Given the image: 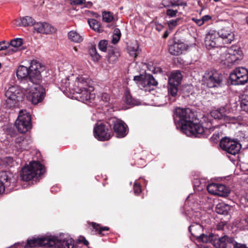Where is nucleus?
Returning a JSON list of instances; mask_svg holds the SVG:
<instances>
[{
	"instance_id": "nucleus-37",
	"label": "nucleus",
	"mask_w": 248,
	"mask_h": 248,
	"mask_svg": "<svg viewBox=\"0 0 248 248\" xmlns=\"http://www.w3.org/2000/svg\"><path fill=\"white\" fill-rule=\"evenodd\" d=\"M125 102L126 104L130 105H138V101L133 98L131 94L128 92H126L125 94Z\"/></svg>"
},
{
	"instance_id": "nucleus-13",
	"label": "nucleus",
	"mask_w": 248,
	"mask_h": 248,
	"mask_svg": "<svg viewBox=\"0 0 248 248\" xmlns=\"http://www.w3.org/2000/svg\"><path fill=\"white\" fill-rule=\"evenodd\" d=\"M221 148L227 153L235 155L240 151V144L234 140H231L230 139L225 138L222 139L220 142Z\"/></svg>"
},
{
	"instance_id": "nucleus-35",
	"label": "nucleus",
	"mask_w": 248,
	"mask_h": 248,
	"mask_svg": "<svg viewBox=\"0 0 248 248\" xmlns=\"http://www.w3.org/2000/svg\"><path fill=\"white\" fill-rule=\"evenodd\" d=\"M88 22L91 28H92L94 31L100 32L101 31V29L100 28V25L99 22L94 19H89Z\"/></svg>"
},
{
	"instance_id": "nucleus-50",
	"label": "nucleus",
	"mask_w": 248,
	"mask_h": 248,
	"mask_svg": "<svg viewBox=\"0 0 248 248\" xmlns=\"http://www.w3.org/2000/svg\"><path fill=\"white\" fill-rule=\"evenodd\" d=\"M9 46L10 44L9 42H7L5 41L0 42V51L6 49Z\"/></svg>"
},
{
	"instance_id": "nucleus-20",
	"label": "nucleus",
	"mask_w": 248,
	"mask_h": 248,
	"mask_svg": "<svg viewBox=\"0 0 248 248\" xmlns=\"http://www.w3.org/2000/svg\"><path fill=\"white\" fill-rule=\"evenodd\" d=\"M114 132L118 138H123L127 134V126L125 123L116 118L111 119Z\"/></svg>"
},
{
	"instance_id": "nucleus-58",
	"label": "nucleus",
	"mask_w": 248,
	"mask_h": 248,
	"mask_svg": "<svg viewBox=\"0 0 248 248\" xmlns=\"http://www.w3.org/2000/svg\"><path fill=\"white\" fill-rule=\"evenodd\" d=\"M78 241L79 242H82L85 246H87L89 244L88 241L84 237H80Z\"/></svg>"
},
{
	"instance_id": "nucleus-28",
	"label": "nucleus",
	"mask_w": 248,
	"mask_h": 248,
	"mask_svg": "<svg viewBox=\"0 0 248 248\" xmlns=\"http://www.w3.org/2000/svg\"><path fill=\"white\" fill-rule=\"evenodd\" d=\"M178 86L172 83H168V92L171 102L175 101L178 96Z\"/></svg>"
},
{
	"instance_id": "nucleus-64",
	"label": "nucleus",
	"mask_w": 248,
	"mask_h": 248,
	"mask_svg": "<svg viewBox=\"0 0 248 248\" xmlns=\"http://www.w3.org/2000/svg\"><path fill=\"white\" fill-rule=\"evenodd\" d=\"M114 34L115 35H118L120 36L121 35V33H120V31L119 29H115L114 30Z\"/></svg>"
},
{
	"instance_id": "nucleus-45",
	"label": "nucleus",
	"mask_w": 248,
	"mask_h": 248,
	"mask_svg": "<svg viewBox=\"0 0 248 248\" xmlns=\"http://www.w3.org/2000/svg\"><path fill=\"white\" fill-rule=\"evenodd\" d=\"M93 227L96 231H98L99 233L101 235H104L102 233L103 231H108L109 230L108 227H101L99 224L95 223L93 224Z\"/></svg>"
},
{
	"instance_id": "nucleus-17",
	"label": "nucleus",
	"mask_w": 248,
	"mask_h": 248,
	"mask_svg": "<svg viewBox=\"0 0 248 248\" xmlns=\"http://www.w3.org/2000/svg\"><path fill=\"white\" fill-rule=\"evenodd\" d=\"M30 71V79L34 83H38L41 79V64L36 60H33L31 62L29 68Z\"/></svg>"
},
{
	"instance_id": "nucleus-54",
	"label": "nucleus",
	"mask_w": 248,
	"mask_h": 248,
	"mask_svg": "<svg viewBox=\"0 0 248 248\" xmlns=\"http://www.w3.org/2000/svg\"><path fill=\"white\" fill-rule=\"evenodd\" d=\"M120 38V36L118 35H113V38L112 42L114 44H115L118 42Z\"/></svg>"
},
{
	"instance_id": "nucleus-16",
	"label": "nucleus",
	"mask_w": 248,
	"mask_h": 248,
	"mask_svg": "<svg viewBox=\"0 0 248 248\" xmlns=\"http://www.w3.org/2000/svg\"><path fill=\"white\" fill-rule=\"evenodd\" d=\"M93 86L89 87L86 89L81 90V92H74V93L77 94L76 97L79 101L88 103L92 102L95 98V95L93 93Z\"/></svg>"
},
{
	"instance_id": "nucleus-49",
	"label": "nucleus",
	"mask_w": 248,
	"mask_h": 248,
	"mask_svg": "<svg viewBox=\"0 0 248 248\" xmlns=\"http://www.w3.org/2000/svg\"><path fill=\"white\" fill-rule=\"evenodd\" d=\"M133 189L136 195H139L141 191V186L137 182H135L134 185Z\"/></svg>"
},
{
	"instance_id": "nucleus-26",
	"label": "nucleus",
	"mask_w": 248,
	"mask_h": 248,
	"mask_svg": "<svg viewBox=\"0 0 248 248\" xmlns=\"http://www.w3.org/2000/svg\"><path fill=\"white\" fill-rule=\"evenodd\" d=\"M31 141L23 136L17 137L15 141V148L18 152H21L24 150H27L28 148Z\"/></svg>"
},
{
	"instance_id": "nucleus-1",
	"label": "nucleus",
	"mask_w": 248,
	"mask_h": 248,
	"mask_svg": "<svg viewBox=\"0 0 248 248\" xmlns=\"http://www.w3.org/2000/svg\"><path fill=\"white\" fill-rule=\"evenodd\" d=\"M187 124L182 125V130L187 136L207 138L213 129L210 126L205 129L201 124L193 123L192 120Z\"/></svg>"
},
{
	"instance_id": "nucleus-38",
	"label": "nucleus",
	"mask_w": 248,
	"mask_h": 248,
	"mask_svg": "<svg viewBox=\"0 0 248 248\" xmlns=\"http://www.w3.org/2000/svg\"><path fill=\"white\" fill-rule=\"evenodd\" d=\"M240 106L243 110L248 112V95L246 94L242 95Z\"/></svg>"
},
{
	"instance_id": "nucleus-21",
	"label": "nucleus",
	"mask_w": 248,
	"mask_h": 248,
	"mask_svg": "<svg viewBox=\"0 0 248 248\" xmlns=\"http://www.w3.org/2000/svg\"><path fill=\"white\" fill-rule=\"evenodd\" d=\"M16 76L18 79H21L28 85L29 83L34 84L30 79V71L29 68L23 65H20L16 70ZM24 84L23 85V86Z\"/></svg>"
},
{
	"instance_id": "nucleus-18",
	"label": "nucleus",
	"mask_w": 248,
	"mask_h": 248,
	"mask_svg": "<svg viewBox=\"0 0 248 248\" xmlns=\"http://www.w3.org/2000/svg\"><path fill=\"white\" fill-rule=\"evenodd\" d=\"M235 241L233 238L227 235L221 237L215 235L213 246L216 248H232Z\"/></svg>"
},
{
	"instance_id": "nucleus-3",
	"label": "nucleus",
	"mask_w": 248,
	"mask_h": 248,
	"mask_svg": "<svg viewBox=\"0 0 248 248\" xmlns=\"http://www.w3.org/2000/svg\"><path fill=\"white\" fill-rule=\"evenodd\" d=\"M27 92V98L32 104L36 105L41 102L44 98L43 89L38 83L32 84L29 83V85H24L22 87Z\"/></svg>"
},
{
	"instance_id": "nucleus-55",
	"label": "nucleus",
	"mask_w": 248,
	"mask_h": 248,
	"mask_svg": "<svg viewBox=\"0 0 248 248\" xmlns=\"http://www.w3.org/2000/svg\"><path fill=\"white\" fill-rule=\"evenodd\" d=\"M4 162L6 163L8 165H11L13 162V159L11 157H7L4 158Z\"/></svg>"
},
{
	"instance_id": "nucleus-60",
	"label": "nucleus",
	"mask_w": 248,
	"mask_h": 248,
	"mask_svg": "<svg viewBox=\"0 0 248 248\" xmlns=\"http://www.w3.org/2000/svg\"><path fill=\"white\" fill-rule=\"evenodd\" d=\"M83 4H84V7H86V8H91L93 5V3L92 2H91V1L86 2L85 0V2H84Z\"/></svg>"
},
{
	"instance_id": "nucleus-63",
	"label": "nucleus",
	"mask_w": 248,
	"mask_h": 248,
	"mask_svg": "<svg viewBox=\"0 0 248 248\" xmlns=\"http://www.w3.org/2000/svg\"><path fill=\"white\" fill-rule=\"evenodd\" d=\"M170 31H166L164 32V34L163 35V38H167L168 36V35H169V33H170Z\"/></svg>"
},
{
	"instance_id": "nucleus-27",
	"label": "nucleus",
	"mask_w": 248,
	"mask_h": 248,
	"mask_svg": "<svg viewBox=\"0 0 248 248\" xmlns=\"http://www.w3.org/2000/svg\"><path fill=\"white\" fill-rule=\"evenodd\" d=\"M55 242L54 247L56 248H74V240L70 238L58 241L55 238H51Z\"/></svg>"
},
{
	"instance_id": "nucleus-15",
	"label": "nucleus",
	"mask_w": 248,
	"mask_h": 248,
	"mask_svg": "<svg viewBox=\"0 0 248 248\" xmlns=\"http://www.w3.org/2000/svg\"><path fill=\"white\" fill-rule=\"evenodd\" d=\"M94 137L101 141L109 140L111 134L108 127L103 124L96 125L93 130Z\"/></svg>"
},
{
	"instance_id": "nucleus-53",
	"label": "nucleus",
	"mask_w": 248,
	"mask_h": 248,
	"mask_svg": "<svg viewBox=\"0 0 248 248\" xmlns=\"http://www.w3.org/2000/svg\"><path fill=\"white\" fill-rule=\"evenodd\" d=\"M232 248H248L245 245L238 243L235 241Z\"/></svg>"
},
{
	"instance_id": "nucleus-46",
	"label": "nucleus",
	"mask_w": 248,
	"mask_h": 248,
	"mask_svg": "<svg viewBox=\"0 0 248 248\" xmlns=\"http://www.w3.org/2000/svg\"><path fill=\"white\" fill-rule=\"evenodd\" d=\"M107 44L108 43L107 41L104 40H101L98 44L99 49L103 52L106 51Z\"/></svg>"
},
{
	"instance_id": "nucleus-6",
	"label": "nucleus",
	"mask_w": 248,
	"mask_h": 248,
	"mask_svg": "<svg viewBox=\"0 0 248 248\" xmlns=\"http://www.w3.org/2000/svg\"><path fill=\"white\" fill-rule=\"evenodd\" d=\"M15 125L18 131L21 133L28 131L31 128V117L30 113L26 110H20Z\"/></svg>"
},
{
	"instance_id": "nucleus-42",
	"label": "nucleus",
	"mask_w": 248,
	"mask_h": 248,
	"mask_svg": "<svg viewBox=\"0 0 248 248\" xmlns=\"http://www.w3.org/2000/svg\"><path fill=\"white\" fill-rule=\"evenodd\" d=\"M181 20V18H177L176 19H172L168 22V25L170 30H172L175 28L179 23Z\"/></svg>"
},
{
	"instance_id": "nucleus-57",
	"label": "nucleus",
	"mask_w": 248,
	"mask_h": 248,
	"mask_svg": "<svg viewBox=\"0 0 248 248\" xmlns=\"http://www.w3.org/2000/svg\"><path fill=\"white\" fill-rule=\"evenodd\" d=\"M163 26L161 24L155 23V28L156 30L160 31L163 29Z\"/></svg>"
},
{
	"instance_id": "nucleus-2",
	"label": "nucleus",
	"mask_w": 248,
	"mask_h": 248,
	"mask_svg": "<svg viewBox=\"0 0 248 248\" xmlns=\"http://www.w3.org/2000/svg\"><path fill=\"white\" fill-rule=\"evenodd\" d=\"M44 172V167L38 161H32L22 168L20 176L23 180L28 181Z\"/></svg>"
},
{
	"instance_id": "nucleus-59",
	"label": "nucleus",
	"mask_w": 248,
	"mask_h": 248,
	"mask_svg": "<svg viewBox=\"0 0 248 248\" xmlns=\"http://www.w3.org/2000/svg\"><path fill=\"white\" fill-rule=\"evenodd\" d=\"M219 139V134L218 133L214 134L212 137H211L210 140L212 141H215Z\"/></svg>"
},
{
	"instance_id": "nucleus-25",
	"label": "nucleus",
	"mask_w": 248,
	"mask_h": 248,
	"mask_svg": "<svg viewBox=\"0 0 248 248\" xmlns=\"http://www.w3.org/2000/svg\"><path fill=\"white\" fill-rule=\"evenodd\" d=\"M186 48V46L185 44L180 41H178L169 46V51L171 55L177 56L182 54L183 51Z\"/></svg>"
},
{
	"instance_id": "nucleus-40",
	"label": "nucleus",
	"mask_w": 248,
	"mask_h": 248,
	"mask_svg": "<svg viewBox=\"0 0 248 248\" xmlns=\"http://www.w3.org/2000/svg\"><path fill=\"white\" fill-rule=\"evenodd\" d=\"M89 53L94 61L96 62L99 60L100 56L97 53L95 46H93L90 48L89 49Z\"/></svg>"
},
{
	"instance_id": "nucleus-32",
	"label": "nucleus",
	"mask_w": 248,
	"mask_h": 248,
	"mask_svg": "<svg viewBox=\"0 0 248 248\" xmlns=\"http://www.w3.org/2000/svg\"><path fill=\"white\" fill-rule=\"evenodd\" d=\"M68 37L71 41L75 43H80L83 39V36L81 34L74 31H71L68 32Z\"/></svg>"
},
{
	"instance_id": "nucleus-23",
	"label": "nucleus",
	"mask_w": 248,
	"mask_h": 248,
	"mask_svg": "<svg viewBox=\"0 0 248 248\" xmlns=\"http://www.w3.org/2000/svg\"><path fill=\"white\" fill-rule=\"evenodd\" d=\"M33 28L37 33L43 34H50L56 31V29L46 22H35Z\"/></svg>"
},
{
	"instance_id": "nucleus-52",
	"label": "nucleus",
	"mask_w": 248,
	"mask_h": 248,
	"mask_svg": "<svg viewBox=\"0 0 248 248\" xmlns=\"http://www.w3.org/2000/svg\"><path fill=\"white\" fill-rule=\"evenodd\" d=\"M85 0H70V3L73 5H79L83 4Z\"/></svg>"
},
{
	"instance_id": "nucleus-5",
	"label": "nucleus",
	"mask_w": 248,
	"mask_h": 248,
	"mask_svg": "<svg viewBox=\"0 0 248 248\" xmlns=\"http://www.w3.org/2000/svg\"><path fill=\"white\" fill-rule=\"evenodd\" d=\"M134 80L139 87L145 92H150L153 90L154 87L157 85V82L153 76L150 74H145L136 76Z\"/></svg>"
},
{
	"instance_id": "nucleus-10",
	"label": "nucleus",
	"mask_w": 248,
	"mask_h": 248,
	"mask_svg": "<svg viewBox=\"0 0 248 248\" xmlns=\"http://www.w3.org/2000/svg\"><path fill=\"white\" fill-rule=\"evenodd\" d=\"M230 78L233 84H244L248 81V71L244 67L237 68L230 74Z\"/></svg>"
},
{
	"instance_id": "nucleus-7",
	"label": "nucleus",
	"mask_w": 248,
	"mask_h": 248,
	"mask_svg": "<svg viewBox=\"0 0 248 248\" xmlns=\"http://www.w3.org/2000/svg\"><path fill=\"white\" fill-rule=\"evenodd\" d=\"M203 81L209 88L218 87L222 84V77L216 71H206L203 77Z\"/></svg>"
},
{
	"instance_id": "nucleus-61",
	"label": "nucleus",
	"mask_w": 248,
	"mask_h": 248,
	"mask_svg": "<svg viewBox=\"0 0 248 248\" xmlns=\"http://www.w3.org/2000/svg\"><path fill=\"white\" fill-rule=\"evenodd\" d=\"M167 2H168V0H164L162 2V4L163 5L165 6V7H168V6H173L174 5V4L172 2H170L169 3L170 4H167Z\"/></svg>"
},
{
	"instance_id": "nucleus-9",
	"label": "nucleus",
	"mask_w": 248,
	"mask_h": 248,
	"mask_svg": "<svg viewBox=\"0 0 248 248\" xmlns=\"http://www.w3.org/2000/svg\"><path fill=\"white\" fill-rule=\"evenodd\" d=\"M81 72H79L78 76L77 77L74 83H69L68 88L74 92H81V90L86 89L92 86V81L87 77L81 75Z\"/></svg>"
},
{
	"instance_id": "nucleus-56",
	"label": "nucleus",
	"mask_w": 248,
	"mask_h": 248,
	"mask_svg": "<svg viewBox=\"0 0 248 248\" xmlns=\"http://www.w3.org/2000/svg\"><path fill=\"white\" fill-rule=\"evenodd\" d=\"M192 20L193 21H194L199 26L203 24V21H202V18L197 19L196 18H192Z\"/></svg>"
},
{
	"instance_id": "nucleus-12",
	"label": "nucleus",
	"mask_w": 248,
	"mask_h": 248,
	"mask_svg": "<svg viewBox=\"0 0 248 248\" xmlns=\"http://www.w3.org/2000/svg\"><path fill=\"white\" fill-rule=\"evenodd\" d=\"M202 229V226L198 224L191 225L188 228L189 232H191L192 235L197 237L199 241L203 243H211L213 245L215 235L213 233H210L209 235L202 233L198 235L199 233L197 232V231H201Z\"/></svg>"
},
{
	"instance_id": "nucleus-51",
	"label": "nucleus",
	"mask_w": 248,
	"mask_h": 248,
	"mask_svg": "<svg viewBox=\"0 0 248 248\" xmlns=\"http://www.w3.org/2000/svg\"><path fill=\"white\" fill-rule=\"evenodd\" d=\"M100 98L103 101L106 103L108 102L110 100V96L109 94L106 93H102L101 94Z\"/></svg>"
},
{
	"instance_id": "nucleus-34",
	"label": "nucleus",
	"mask_w": 248,
	"mask_h": 248,
	"mask_svg": "<svg viewBox=\"0 0 248 248\" xmlns=\"http://www.w3.org/2000/svg\"><path fill=\"white\" fill-rule=\"evenodd\" d=\"M35 23L34 20L31 16H26L21 19V24L24 27L33 26Z\"/></svg>"
},
{
	"instance_id": "nucleus-22",
	"label": "nucleus",
	"mask_w": 248,
	"mask_h": 248,
	"mask_svg": "<svg viewBox=\"0 0 248 248\" xmlns=\"http://www.w3.org/2000/svg\"><path fill=\"white\" fill-rule=\"evenodd\" d=\"M217 33L221 38V45L230 44L234 39V33L228 27L221 29L217 31Z\"/></svg>"
},
{
	"instance_id": "nucleus-48",
	"label": "nucleus",
	"mask_w": 248,
	"mask_h": 248,
	"mask_svg": "<svg viewBox=\"0 0 248 248\" xmlns=\"http://www.w3.org/2000/svg\"><path fill=\"white\" fill-rule=\"evenodd\" d=\"M178 13L177 10H173L171 9H167L166 11V14L168 16L170 17H173L176 16L177 14Z\"/></svg>"
},
{
	"instance_id": "nucleus-31",
	"label": "nucleus",
	"mask_w": 248,
	"mask_h": 248,
	"mask_svg": "<svg viewBox=\"0 0 248 248\" xmlns=\"http://www.w3.org/2000/svg\"><path fill=\"white\" fill-rule=\"evenodd\" d=\"M231 209V206L224 202H220L216 205V211L218 214L227 215Z\"/></svg>"
},
{
	"instance_id": "nucleus-47",
	"label": "nucleus",
	"mask_w": 248,
	"mask_h": 248,
	"mask_svg": "<svg viewBox=\"0 0 248 248\" xmlns=\"http://www.w3.org/2000/svg\"><path fill=\"white\" fill-rule=\"evenodd\" d=\"M148 68L149 71L152 72L154 74H157L162 72V69L159 67H155L153 65H149Z\"/></svg>"
},
{
	"instance_id": "nucleus-41",
	"label": "nucleus",
	"mask_w": 248,
	"mask_h": 248,
	"mask_svg": "<svg viewBox=\"0 0 248 248\" xmlns=\"http://www.w3.org/2000/svg\"><path fill=\"white\" fill-rule=\"evenodd\" d=\"M118 56L119 54L118 53H116V52L111 50L108 53V61L109 63H113L117 61Z\"/></svg>"
},
{
	"instance_id": "nucleus-4",
	"label": "nucleus",
	"mask_w": 248,
	"mask_h": 248,
	"mask_svg": "<svg viewBox=\"0 0 248 248\" xmlns=\"http://www.w3.org/2000/svg\"><path fill=\"white\" fill-rule=\"evenodd\" d=\"M223 54H221L220 59L224 63L232 64L243 58V52L240 47L232 46L229 49L223 48Z\"/></svg>"
},
{
	"instance_id": "nucleus-14",
	"label": "nucleus",
	"mask_w": 248,
	"mask_h": 248,
	"mask_svg": "<svg viewBox=\"0 0 248 248\" xmlns=\"http://www.w3.org/2000/svg\"><path fill=\"white\" fill-rule=\"evenodd\" d=\"M204 43L208 49L221 46V38L217 31L214 30L210 31L206 35Z\"/></svg>"
},
{
	"instance_id": "nucleus-19",
	"label": "nucleus",
	"mask_w": 248,
	"mask_h": 248,
	"mask_svg": "<svg viewBox=\"0 0 248 248\" xmlns=\"http://www.w3.org/2000/svg\"><path fill=\"white\" fill-rule=\"evenodd\" d=\"M54 244L55 242L53 240H51V238L41 237L28 240L27 244L25 245V248H30L44 246L46 248L49 245H52Z\"/></svg>"
},
{
	"instance_id": "nucleus-62",
	"label": "nucleus",
	"mask_w": 248,
	"mask_h": 248,
	"mask_svg": "<svg viewBox=\"0 0 248 248\" xmlns=\"http://www.w3.org/2000/svg\"><path fill=\"white\" fill-rule=\"evenodd\" d=\"M211 17L209 16L206 15V16H203L202 18V21H203V24L205 21H208L209 20L211 19Z\"/></svg>"
},
{
	"instance_id": "nucleus-44",
	"label": "nucleus",
	"mask_w": 248,
	"mask_h": 248,
	"mask_svg": "<svg viewBox=\"0 0 248 248\" xmlns=\"http://www.w3.org/2000/svg\"><path fill=\"white\" fill-rule=\"evenodd\" d=\"M113 19L112 14L111 12H104L103 13V20L106 22H110Z\"/></svg>"
},
{
	"instance_id": "nucleus-11",
	"label": "nucleus",
	"mask_w": 248,
	"mask_h": 248,
	"mask_svg": "<svg viewBox=\"0 0 248 248\" xmlns=\"http://www.w3.org/2000/svg\"><path fill=\"white\" fill-rule=\"evenodd\" d=\"M175 113L176 117L175 118V121H177L176 118H178L179 119L177 121H179V124L181 125V130H182V125L183 124H188L187 123L190 122L194 116L191 109L188 108H177Z\"/></svg>"
},
{
	"instance_id": "nucleus-39",
	"label": "nucleus",
	"mask_w": 248,
	"mask_h": 248,
	"mask_svg": "<svg viewBox=\"0 0 248 248\" xmlns=\"http://www.w3.org/2000/svg\"><path fill=\"white\" fill-rule=\"evenodd\" d=\"M219 184L211 183L207 185V189L209 193L216 195L217 192V188Z\"/></svg>"
},
{
	"instance_id": "nucleus-33",
	"label": "nucleus",
	"mask_w": 248,
	"mask_h": 248,
	"mask_svg": "<svg viewBox=\"0 0 248 248\" xmlns=\"http://www.w3.org/2000/svg\"><path fill=\"white\" fill-rule=\"evenodd\" d=\"M230 193V189L228 187L222 184H218L217 195L221 197H227L229 195Z\"/></svg>"
},
{
	"instance_id": "nucleus-30",
	"label": "nucleus",
	"mask_w": 248,
	"mask_h": 248,
	"mask_svg": "<svg viewBox=\"0 0 248 248\" xmlns=\"http://www.w3.org/2000/svg\"><path fill=\"white\" fill-rule=\"evenodd\" d=\"M139 47V44L137 41L131 43L127 46V51L129 55L131 57L136 58L140 52Z\"/></svg>"
},
{
	"instance_id": "nucleus-29",
	"label": "nucleus",
	"mask_w": 248,
	"mask_h": 248,
	"mask_svg": "<svg viewBox=\"0 0 248 248\" xmlns=\"http://www.w3.org/2000/svg\"><path fill=\"white\" fill-rule=\"evenodd\" d=\"M182 79V74L179 71L172 72L169 78V83H172L173 84L179 86Z\"/></svg>"
},
{
	"instance_id": "nucleus-24",
	"label": "nucleus",
	"mask_w": 248,
	"mask_h": 248,
	"mask_svg": "<svg viewBox=\"0 0 248 248\" xmlns=\"http://www.w3.org/2000/svg\"><path fill=\"white\" fill-rule=\"evenodd\" d=\"M14 175L9 171H1L0 173V190L9 186Z\"/></svg>"
},
{
	"instance_id": "nucleus-36",
	"label": "nucleus",
	"mask_w": 248,
	"mask_h": 248,
	"mask_svg": "<svg viewBox=\"0 0 248 248\" xmlns=\"http://www.w3.org/2000/svg\"><path fill=\"white\" fill-rule=\"evenodd\" d=\"M211 115L212 117L214 118L215 119L226 120L227 119V117L220 111V110L218 109H215L211 111Z\"/></svg>"
},
{
	"instance_id": "nucleus-43",
	"label": "nucleus",
	"mask_w": 248,
	"mask_h": 248,
	"mask_svg": "<svg viewBox=\"0 0 248 248\" xmlns=\"http://www.w3.org/2000/svg\"><path fill=\"white\" fill-rule=\"evenodd\" d=\"M9 44L14 47H18L23 44V39L20 38L14 39L11 41Z\"/></svg>"
},
{
	"instance_id": "nucleus-8",
	"label": "nucleus",
	"mask_w": 248,
	"mask_h": 248,
	"mask_svg": "<svg viewBox=\"0 0 248 248\" xmlns=\"http://www.w3.org/2000/svg\"><path fill=\"white\" fill-rule=\"evenodd\" d=\"M5 95L7 98L6 103L7 107L9 108L14 107L21 97V88L17 86H11L6 90Z\"/></svg>"
}]
</instances>
